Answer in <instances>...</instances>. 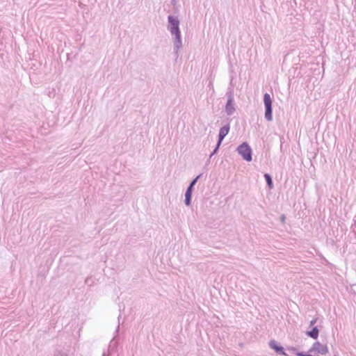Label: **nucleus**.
Wrapping results in <instances>:
<instances>
[{
  "label": "nucleus",
  "mask_w": 356,
  "mask_h": 356,
  "mask_svg": "<svg viewBox=\"0 0 356 356\" xmlns=\"http://www.w3.org/2000/svg\"><path fill=\"white\" fill-rule=\"evenodd\" d=\"M269 346L276 353V354L280 355H287L284 347L282 346L277 341L274 339L270 340L269 342Z\"/></svg>",
  "instance_id": "obj_7"
},
{
  "label": "nucleus",
  "mask_w": 356,
  "mask_h": 356,
  "mask_svg": "<svg viewBox=\"0 0 356 356\" xmlns=\"http://www.w3.org/2000/svg\"><path fill=\"white\" fill-rule=\"evenodd\" d=\"M222 141H220L219 140H217V143L216 145V147L215 148L213 149V150L211 152V154H210V158H211L214 154H217V152H218V149L222 144Z\"/></svg>",
  "instance_id": "obj_12"
},
{
  "label": "nucleus",
  "mask_w": 356,
  "mask_h": 356,
  "mask_svg": "<svg viewBox=\"0 0 356 356\" xmlns=\"http://www.w3.org/2000/svg\"><path fill=\"white\" fill-rule=\"evenodd\" d=\"M317 320H318V318H313V319L310 321V323H309V327H315V326H314V325H315V323L317 322Z\"/></svg>",
  "instance_id": "obj_13"
},
{
  "label": "nucleus",
  "mask_w": 356,
  "mask_h": 356,
  "mask_svg": "<svg viewBox=\"0 0 356 356\" xmlns=\"http://www.w3.org/2000/svg\"><path fill=\"white\" fill-rule=\"evenodd\" d=\"M230 131V122L229 121L227 122L224 126L220 128L218 140L220 141H223L224 138L229 134Z\"/></svg>",
  "instance_id": "obj_8"
},
{
  "label": "nucleus",
  "mask_w": 356,
  "mask_h": 356,
  "mask_svg": "<svg viewBox=\"0 0 356 356\" xmlns=\"http://www.w3.org/2000/svg\"><path fill=\"white\" fill-rule=\"evenodd\" d=\"M119 330H120V323L118 324V327H117V328L115 330L116 335L113 337L112 341L115 340L117 339Z\"/></svg>",
  "instance_id": "obj_14"
},
{
  "label": "nucleus",
  "mask_w": 356,
  "mask_h": 356,
  "mask_svg": "<svg viewBox=\"0 0 356 356\" xmlns=\"http://www.w3.org/2000/svg\"><path fill=\"white\" fill-rule=\"evenodd\" d=\"M282 139H284L283 136L281 137V144H280V149L281 150L282 149Z\"/></svg>",
  "instance_id": "obj_17"
},
{
  "label": "nucleus",
  "mask_w": 356,
  "mask_h": 356,
  "mask_svg": "<svg viewBox=\"0 0 356 356\" xmlns=\"http://www.w3.org/2000/svg\"><path fill=\"white\" fill-rule=\"evenodd\" d=\"M202 174L198 175L195 178H193L189 183L184 194V203L186 206H190L191 204L192 195L193 191L194 190V186L197 182V181L200 179V178L202 177Z\"/></svg>",
  "instance_id": "obj_4"
},
{
  "label": "nucleus",
  "mask_w": 356,
  "mask_h": 356,
  "mask_svg": "<svg viewBox=\"0 0 356 356\" xmlns=\"http://www.w3.org/2000/svg\"><path fill=\"white\" fill-rule=\"evenodd\" d=\"M264 179L266 181L267 186L269 189H271L273 188V181L272 176L268 173H265L264 175Z\"/></svg>",
  "instance_id": "obj_10"
},
{
  "label": "nucleus",
  "mask_w": 356,
  "mask_h": 356,
  "mask_svg": "<svg viewBox=\"0 0 356 356\" xmlns=\"http://www.w3.org/2000/svg\"><path fill=\"white\" fill-rule=\"evenodd\" d=\"M209 159H211V158L209 157ZM209 161H210V159H209V160L207 161V163H209Z\"/></svg>",
  "instance_id": "obj_20"
},
{
  "label": "nucleus",
  "mask_w": 356,
  "mask_h": 356,
  "mask_svg": "<svg viewBox=\"0 0 356 356\" xmlns=\"http://www.w3.org/2000/svg\"><path fill=\"white\" fill-rule=\"evenodd\" d=\"M334 356H337V355H334Z\"/></svg>",
  "instance_id": "obj_21"
},
{
  "label": "nucleus",
  "mask_w": 356,
  "mask_h": 356,
  "mask_svg": "<svg viewBox=\"0 0 356 356\" xmlns=\"http://www.w3.org/2000/svg\"><path fill=\"white\" fill-rule=\"evenodd\" d=\"M102 356H110V354L109 353L107 354L106 352H104L102 354Z\"/></svg>",
  "instance_id": "obj_18"
},
{
  "label": "nucleus",
  "mask_w": 356,
  "mask_h": 356,
  "mask_svg": "<svg viewBox=\"0 0 356 356\" xmlns=\"http://www.w3.org/2000/svg\"><path fill=\"white\" fill-rule=\"evenodd\" d=\"M319 332L320 330L318 326H315L312 327L310 330H307L305 334L313 339H317L319 335Z\"/></svg>",
  "instance_id": "obj_9"
},
{
  "label": "nucleus",
  "mask_w": 356,
  "mask_h": 356,
  "mask_svg": "<svg viewBox=\"0 0 356 356\" xmlns=\"http://www.w3.org/2000/svg\"><path fill=\"white\" fill-rule=\"evenodd\" d=\"M287 350L293 352L297 356H305V355H307V354H308V353L299 351L296 347H293V346L288 347Z\"/></svg>",
  "instance_id": "obj_11"
},
{
  "label": "nucleus",
  "mask_w": 356,
  "mask_h": 356,
  "mask_svg": "<svg viewBox=\"0 0 356 356\" xmlns=\"http://www.w3.org/2000/svg\"><path fill=\"white\" fill-rule=\"evenodd\" d=\"M264 104L265 108L264 118L268 122L273 120V99L270 95L266 92L264 95Z\"/></svg>",
  "instance_id": "obj_3"
},
{
  "label": "nucleus",
  "mask_w": 356,
  "mask_h": 356,
  "mask_svg": "<svg viewBox=\"0 0 356 356\" xmlns=\"http://www.w3.org/2000/svg\"><path fill=\"white\" fill-rule=\"evenodd\" d=\"M312 352H316L319 354L325 355L328 352V348L326 345H323L319 341H316L309 350V353Z\"/></svg>",
  "instance_id": "obj_6"
},
{
  "label": "nucleus",
  "mask_w": 356,
  "mask_h": 356,
  "mask_svg": "<svg viewBox=\"0 0 356 356\" xmlns=\"http://www.w3.org/2000/svg\"><path fill=\"white\" fill-rule=\"evenodd\" d=\"M285 219H286V216L285 215L282 214L281 216H280V220L282 221V222H285Z\"/></svg>",
  "instance_id": "obj_15"
},
{
  "label": "nucleus",
  "mask_w": 356,
  "mask_h": 356,
  "mask_svg": "<svg viewBox=\"0 0 356 356\" xmlns=\"http://www.w3.org/2000/svg\"><path fill=\"white\" fill-rule=\"evenodd\" d=\"M120 317H121V314H120V315L118 316V321H120Z\"/></svg>",
  "instance_id": "obj_19"
},
{
  "label": "nucleus",
  "mask_w": 356,
  "mask_h": 356,
  "mask_svg": "<svg viewBox=\"0 0 356 356\" xmlns=\"http://www.w3.org/2000/svg\"><path fill=\"white\" fill-rule=\"evenodd\" d=\"M170 3L175 7L177 4V1L176 0H170Z\"/></svg>",
  "instance_id": "obj_16"
},
{
  "label": "nucleus",
  "mask_w": 356,
  "mask_h": 356,
  "mask_svg": "<svg viewBox=\"0 0 356 356\" xmlns=\"http://www.w3.org/2000/svg\"><path fill=\"white\" fill-rule=\"evenodd\" d=\"M227 96V103L225 106V111L227 115H232L236 111L234 98V91L232 90H229L226 93Z\"/></svg>",
  "instance_id": "obj_5"
},
{
  "label": "nucleus",
  "mask_w": 356,
  "mask_h": 356,
  "mask_svg": "<svg viewBox=\"0 0 356 356\" xmlns=\"http://www.w3.org/2000/svg\"><path fill=\"white\" fill-rule=\"evenodd\" d=\"M236 152L244 161L250 162L252 160V149L247 142L240 144L236 148Z\"/></svg>",
  "instance_id": "obj_2"
},
{
  "label": "nucleus",
  "mask_w": 356,
  "mask_h": 356,
  "mask_svg": "<svg viewBox=\"0 0 356 356\" xmlns=\"http://www.w3.org/2000/svg\"><path fill=\"white\" fill-rule=\"evenodd\" d=\"M180 21L177 17L170 15L168 16L167 29L172 36L173 53L178 57V53L182 48L181 33L180 30Z\"/></svg>",
  "instance_id": "obj_1"
}]
</instances>
